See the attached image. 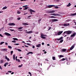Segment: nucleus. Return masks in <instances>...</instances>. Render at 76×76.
<instances>
[{"mask_svg": "<svg viewBox=\"0 0 76 76\" xmlns=\"http://www.w3.org/2000/svg\"><path fill=\"white\" fill-rule=\"evenodd\" d=\"M20 19H21V18H17V19L18 20H20Z\"/></svg>", "mask_w": 76, "mask_h": 76, "instance_id": "obj_41", "label": "nucleus"}, {"mask_svg": "<svg viewBox=\"0 0 76 76\" xmlns=\"http://www.w3.org/2000/svg\"><path fill=\"white\" fill-rule=\"evenodd\" d=\"M66 60V58H63L62 59V61H64Z\"/></svg>", "mask_w": 76, "mask_h": 76, "instance_id": "obj_36", "label": "nucleus"}, {"mask_svg": "<svg viewBox=\"0 0 76 76\" xmlns=\"http://www.w3.org/2000/svg\"><path fill=\"white\" fill-rule=\"evenodd\" d=\"M55 9H58V7H55Z\"/></svg>", "mask_w": 76, "mask_h": 76, "instance_id": "obj_40", "label": "nucleus"}, {"mask_svg": "<svg viewBox=\"0 0 76 76\" xmlns=\"http://www.w3.org/2000/svg\"><path fill=\"white\" fill-rule=\"evenodd\" d=\"M28 7H25L24 10H27V9H28Z\"/></svg>", "mask_w": 76, "mask_h": 76, "instance_id": "obj_28", "label": "nucleus"}, {"mask_svg": "<svg viewBox=\"0 0 76 76\" xmlns=\"http://www.w3.org/2000/svg\"><path fill=\"white\" fill-rule=\"evenodd\" d=\"M64 57V56H63V55H60L59 56V57L60 58H61V57Z\"/></svg>", "mask_w": 76, "mask_h": 76, "instance_id": "obj_30", "label": "nucleus"}, {"mask_svg": "<svg viewBox=\"0 0 76 76\" xmlns=\"http://www.w3.org/2000/svg\"><path fill=\"white\" fill-rule=\"evenodd\" d=\"M0 69H1V70L3 69V68H2V67H1V66H0Z\"/></svg>", "mask_w": 76, "mask_h": 76, "instance_id": "obj_43", "label": "nucleus"}, {"mask_svg": "<svg viewBox=\"0 0 76 76\" xmlns=\"http://www.w3.org/2000/svg\"><path fill=\"white\" fill-rule=\"evenodd\" d=\"M35 48V46H33V48Z\"/></svg>", "mask_w": 76, "mask_h": 76, "instance_id": "obj_64", "label": "nucleus"}, {"mask_svg": "<svg viewBox=\"0 0 76 76\" xmlns=\"http://www.w3.org/2000/svg\"><path fill=\"white\" fill-rule=\"evenodd\" d=\"M7 7H3L2 8V10H4L5 9H6Z\"/></svg>", "mask_w": 76, "mask_h": 76, "instance_id": "obj_21", "label": "nucleus"}, {"mask_svg": "<svg viewBox=\"0 0 76 76\" xmlns=\"http://www.w3.org/2000/svg\"><path fill=\"white\" fill-rule=\"evenodd\" d=\"M51 22H56V21H58V20L57 19H52L51 20Z\"/></svg>", "mask_w": 76, "mask_h": 76, "instance_id": "obj_5", "label": "nucleus"}, {"mask_svg": "<svg viewBox=\"0 0 76 76\" xmlns=\"http://www.w3.org/2000/svg\"><path fill=\"white\" fill-rule=\"evenodd\" d=\"M8 47L9 48H10V49H12V47L11 46H8Z\"/></svg>", "mask_w": 76, "mask_h": 76, "instance_id": "obj_29", "label": "nucleus"}, {"mask_svg": "<svg viewBox=\"0 0 76 76\" xmlns=\"http://www.w3.org/2000/svg\"><path fill=\"white\" fill-rule=\"evenodd\" d=\"M22 65L18 66L19 67H22Z\"/></svg>", "mask_w": 76, "mask_h": 76, "instance_id": "obj_44", "label": "nucleus"}, {"mask_svg": "<svg viewBox=\"0 0 76 76\" xmlns=\"http://www.w3.org/2000/svg\"><path fill=\"white\" fill-rule=\"evenodd\" d=\"M44 34H42L41 35V37H44Z\"/></svg>", "mask_w": 76, "mask_h": 76, "instance_id": "obj_34", "label": "nucleus"}, {"mask_svg": "<svg viewBox=\"0 0 76 76\" xmlns=\"http://www.w3.org/2000/svg\"><path fill=\"white\" fill-rule=\"evenodd\" d=\"M13 53V51H11V55H12V53Z\"/></svg>", "mask_w": 76, "mask_h": 76, "instance_id": "obj_37", "label": "nucleus"}, {"mask_svg": "<svg viewBox=\"0 0 76 76\" xmlns=\"http://www.w3.org/2000/svg\"><path fill=\"white\" fill-rule=\"evenodd\" d=\"M33 31H29L27 32H26V34H31V33H33Z\"/></svg>", "mask_w": 76, "mask_h": 76, "instance_id": "obj_15", "label": "nucleus"}, {"mask_svg": "<svg viewBox=\"0 0 76 76\" xmlns=\"http://www.w3.org/2000/svg\"><path fill=\"white\" fill-rule=\"evenodd\" d=\"M18 51H22V50L19 49H18Z\"/></svg>", "mask_w": 76, "mask_h": 76, "instance_id": "obj_46", "label": "nucleus"}, {"mask_svg": "<svg viewBox=\"0 0 76 76\" xmlns=\"http://www.w3.org/2000/svg\"><path fill=\"white\" fill-rule=\"evenodd\" d=\"M6 64H8V62H7L5 63Z\"/></svg>", "mask_w": 76, "mask_h": 76, "instance_id": "obj_62", "label": "nucleus"}, {"mask_svg": "<svg viewBox=\"0 0 76 76\" xmlns=\"http://www.w3.org/2000/svg\"><path fill=\"white\" fill-rule=\"evenodd\" d=\"M4 34L7 36H11V34H10L7 32L5 33Z\"/></svg>", "mask_w": 76, "mask_h": 76, "instance_id": "obj_6", "label": "nucleus"}, {"mask_svg": "<svg viewBox=\"0 0 76 76\" xmlns=\"http://www.w3.org/2000/svg\"><path fill=\"white\" fill-rule=\"evenodd\" d=\"M62 51H63V52H65V51H66V49H62Z\"/></svg>", "mask_w": 76, "mask_h": 76, "instance_id": "obj_19", "label": "nucleus"}, {"mask_svg": "<svg viewBox=\"0 0 76 76\" xmlns=\"http://www.w3.org/2000/svg\"><path fill=\"white\" fill-rule=\"evenodd\" d=\"M41 44H38L37 45L36 47H38L39 48L40 47H41Z\"/></svg>", "mask_w": 76, "mask_h": 76, "instance_id": "obj_16", "label": "nucleus"}, {"mask_svg": "<svg viewBox=\"0 0 76 76\" xmlns=\"http://www.w3.org/2000/svg\"><path fill=\"white\" fill-rule=\"evenodd\" d=\"M55 10H53L52 11H48L47 13H55Z\"/></svg>", "mask_w": 76, "mask_h": 76, "instance_id": "obj_4", "label": "nucleus"}, {"mask_svg": "<svg viewBox=\"0 0 76 76\" xmlns=\"http://www.w3.org/2000/svg\"><path fill=\"white\" fill-rule=\"evenodd\" d=\"M8 45V44H7V43L6 42L5 43V45Z\"/></svg>", "mask_w": 76, "mask_h": 76, "instance_id": "obj_52", "label": "nucleus"}, {"mask_svg": "<svg viewBox=\"0 0 76 76\" xmlns=\"http://www.w3.org/2000/svg\"><path fill=\"white\" fill-rule=\"evenodd\" d=\"M63 38L62 37H61L59 39H56L57 40V41H60V42H61H61H62L63 41V39H62Z\"/></svg>", "mask_w": 76, "mask_h": 76, "instance_id": "obj_2", "label": "nucleus"}, {"mask_svg": "<svg viewBox=\"0 0 76 76\" xmlns=\"http://www.w3.org/2000/svg\"><path fill=\"white\" fill-rule=\"evenodd\" d=\"M5 58L8 61H9L10 60V59H9V58H7V57L6 56H5Z\"/></svg>", "mask_w": 76, "mask_h": 76, "instance_id": "obj_14", "label": "nucleus"}, {"mask_svg": "<svg viewBox=\"0 0 76 76\" xmlns=\"http://www.w3.org/2000/svg\"><path fill=\"white\" fill-rule=\"evenodd\" d=\"M41 38H42V39H45L46 38V37H44L43 36H42V37H40Z\"/></svg>", "mask_w": 76, "mask_h": 76, "instance_id": "obj_23", "label": "nucleus"}, {"mask_svg": "<svg viewBox=\"0 0 76 76\" xmlns=\"http://www.w3.org/2000/svg\"><path fill=\"white\" fill-rule=\"evenodd\" d=\"M13 39H14V41H18V39L16 38H13Z\"/></svg>", "mask_w": 76, "mask_h": 76, "instance_id": "obj_17", "label": "nucleus"}, {"mask_svg": "<svg viewBox=\"0 0 76 76\" xmlns=\"http://www.w3.org/2000/svg\"><path fill=\"white\" fill-rule=\"evenodd\" d=\"M10 31H15V30H13V29H10Z\"/></svg>", "mask_w": 76, "mask_h": 76, "instance_id": "obj_38", "label": "nucleus"}, {"mask_svg": "<svg viewBox=\"0 0 76 76\" xmlns=\"http://www.w3.org/2000/svg\"><path fill=\"white\" fill-rule=\"evenodd\" d=\"M42 45H44V43L42 42Z\"/></svg>", "mask_w": 76, "mask_h": 76, "instance_id": "obj_55", "label": "nucleus"}, {"mask_svg": "<svg viewBox=\"0 0 76 76\" xmlns=\"http://www.w3.org/2000/svg\"><path fill=\"white\" fill-rule=\"evenodd\" d=\"M41 20H42V19H39V21H41Z\"/></svg>", "mask_w": 76, "mask_h": 76, "instance_id": "obj_61", "label": "nucleus"}, {"mask_svg": "<svg viewBox=\"0 0 76 76\" xmlns=\"http://www.w3.org/2000/svg\"><path fill=\"white\" fill-rule=\"evenodd\" d=\"M70 20H66V22H69V21Z\"/></svg>", "mask_w": 76, "mask_h": 76, "instance_id": "obj_59", "label": "nucleus"}, {"mask_svg": "<svg viewBox=\"0 0 76 76\" xmlns=\"http://www.w3.org/2000/svg\"><path fill=\"white\" fill-rule=\"evenodd\" d=\"M17 56H16L15 57V60L16 61H17V60H18V59H17Z\"/></svg>", "mask_w": 76, "mask_h": 76, "instance_id": "obj_48", "label": "nucleus"}, {"mask_svg": "<svg viewBox=\"0 0 76 76\" xmlns=\"http://www.w3.org/2000/svg\"><path fill=\"white\" fill-rule=\"evenodd\" d=\"M62 33H63V31H60L58 33V35H61V34H62Z\"/></svg>", "mask_w": 76, "mask_h": 76, "instance_id": "obj_12", "label": "nucleus"}, {"mask_svg": "<svg viewBox=\"0 0 76 76\" xmlns=\"http://www.w3.org/2000/svg\"><path fill=\"white\" fill-rule=\"evenodd\" d=\"M51 18H56V17L53 16H51Z\"/></svg>", "mask_w": 76, "mask_h": 76, "instance_id": "obj_33", "label": "nucleus"}, {"mask_svg": "<svg viewBox=\"0 0 76 76\" xmlns=\"http://www.w3.org/2000/svg\"><path fill=\"white\" fill-rule=\"evenodd\" d=\"M63 25L64 26H69L70 25V24L68 23L67 24H64Z\"/></svg>", "mask_w": 76, "mask_h": 76, "instance_id": "obj_8", "label": "nucleus"}, {"mask_svg": "<svg viewBox=\"0 0 76 76\" xmlns=\"http://www.w3.org/2000/svg\"><path fill=\"white\" fill-rule=\"evenodd\" d=\"M13 58L14 60H15V55H13Z\"/></svg>", "mask_w": 76, "mask_h": 76, "instance_id": "obj_25", "label": "nucleus"}, {"mask_svg": "<svg viewBox=\"0 0 76 76\" xmlns=\"http://www.w3.org/2000/svg\"><path fill=\"white\" fill-rule=\"evenodd\" d=\"M23 25H28V24L26 23H23Z\"/></svg>", "mask_w": 76, "mask_h": 76, "instance_id": "obj_26", "label": "nucleus"}, {"mask_svg": "<svg viewBox=\"0 0 76 76\" xmlns=\"http://www.w3.org/2000/svg\"><path fill=\"white\" fill-rule=\"evenodd\" d=\"M12 42H14V43H15L16 42V41H12Z\"/></svg>", "mask_w": 76, "mask_h": 76, "instance_id": "obj_42", "label": "nucleus"}, {"mask_svg": "<svg viewBox=\"0 0 76 76\" xmlns=\"http://www.w3.org/2000/svg\"><path fill=\"white\" fill-rule=\"evenodd\" d=\"M51 15H53V16H60V15L58 14H56L55 13L51 14Z\"/></svg>", "mask_w": 76, "mask_h": 76, "instance_id": "obj_9", "label": "nucleus"}, {"mask_svg": "<svg viewBox=\"0 0 76 76\" xmlns=\"http://www.w3.org/2000/svg\"><path fill=\"white\" fill-rule=\"evenodd\" d=\"M41 55V53H39L37 54V56H40Z\"/></svg>", "mask_w": 76, "mask_h": 76, "instance_id": "obj_57", "label": "nucleus"}, {"mask_svg": "<svg viewBox=\"0 0 76 76\" xmlns=\"http://www.w3.org/2000/svg\"><path fill=\"white\" fill-rule=\"evenodd\" d=\"M23 29V27H20L18 28V29Z\"/></svg>", "mask_w": 76, "mask_h": 76, "instance_id": "obj_31", "label": "nucleus"}, {"mask_svg": "<svg viewBox=\"0 0 76 76\" xmlns=\"http://www.w3.org/2000/svg\"><path fill=\"white\" fill-rule=\"evenodd\" d=\"M8 73H9V72L10 73H12V71H8Z\"/></svg>", "mask_w": 76, "mask_h": 76, "instance_id": "obj_49", "label": "nucleus"}, {"mask_svg": "<svg viewBox=\"0 0 76 76\" xmlns=\"http://www.w3.org/2000/svg\"><path fill=\"white\" fill-rule=\"evenodd\" d=\"M9 25H10V26H11V25L12 26H15V24L13 23H10L8 24Z\"/></svg>", "mask_w": 76, "mask_h": 76, "instance_id": "obj_10", "label": "nucleus"}, {"mask_svg": "<svg viewBox=\"0 0 76 76\" xmlns=\"http://www.w3.org/2000/svg\"><path fill=\"white\" fill-rule=\"evenodd\" d=\"M28 74H29L30 75V76H32V74H31V73L30 72H28Z\"/></svg>", "mask_w": 76, "mask_h": 76, "instance_id": "obj_39", "label": "nucleus"}, {"mask_svg": "<svg viewBox=\"0 0 76 76\" xmlns=\"http://www.w3.org/2000/svg\"><path fill=\"white\" fill-rule=\"evenodd\" d=\"M55 6H56L54 5H50L48 6V8H51V7H55Z\"/></svg>", "mask_w": 76, "mask_h": 76, "instance_id": "obj_7", "label": "nucleus"}, {"mask_svg": "<svg viewBox=\"0 0 76 76\" xmlns=\"http://www.w3.org/2000/svg\"><path fill=\"white\" fill-rule=\"evenodd\" d=\"M0 36L1 37H3V35H1V34H0Z\"/></svg>", "mask_w": 76, "mask_h": 76, "instance_id": "obj_50", "label": "nucleus"}, {"mask_svg": "<svg viewBox=\"0 0 76 76\" xmlns=\"http://www.w3.org/2000/svg\"><path fill=\"white\" fill-rule=\"evenodd\" d=\"M76 35V33H73L72 35H71V37H75Z\"/></svg>", "mask_w": 76, "mask_h": 76, "instance_id": "obj_13", "label": "nucleus"}, {"mask_svg": "<svg viewBox=\"0 0 76 76\" xmlns=\"http://www.w3.org/2000/svg\"><path fill=\"white\" fill-rule=\"evenodd\" d=\"M72 32V31H66L64 32L63 34H68V35H69V34H71Z\"/></svg>", "mask_w": 76, "mask_h": 76, "instance_id": "obj_1", "label": "nucleus"}, {"mask_svg": "<svg viewBox=\"0 0 76 76\" xmlns=\"http://www.w3.org/2000/svg\"><path fill=\"white\" fill-rule=\"evenodd\" d=\"M4 66L5 67H6V66H7L6 64H4Z\"/></svg>", "mask_w": 76, "mask_h": 76, "instance_id": "obj_54", "label": "nucleus"}, {"mask_svg": "<svg viewBox=\"0 0 76 76\" xmlns=\"http://www.w3.org/2000/svg\"><path fill=\"white\" fill-rule=\"evenodd\" d=\"M71 4L70 3H69L68 4L66 5V7H69L70 6Z\"/></svg>", "mask_w": 76, "mask_h": 76, "instance_id": "obj_20", "label": "nucleus"}, {"mask_svg": "<svg viewBox=\"0 0 76 76\" xmlns=\"http://www.w3.org/2000/svg\"><path fill=\"white\" fill-rule=\"evenodd\" d=\"M27 45H30V44L29 43H27Z\"/></svg>", "mask_w": 76, "mask_h": 76, "instance_id": "obj_60", "label": "nucleus"}, {"mask_svg": "<svg viewBox=\"0 0 76 76\" xmlns=\"http://www.w3.org/2000/svg\"><path fill=\"white\" fill-rule=\"evenodd\" d=\"M46 53H47V52L45 51V52H44V54H46Z\"/></svg>", "mask_w": 76, "mask_h": 76, "instance_id": "obj_63", "label": "nucleus"}, {"mask_svg": "<svg viewBox=\"0 0 76 76\" xmlns=\"http://www.w3.org/2000/svg\"><path fill=\"white\" fill-rule=\"evenodd\" d=\"M7 49H1V51H7Z\"/></svg>", "mask_w": 76, "mask_h": 76, "instance_id": "obj_22", "label": "nucleus"}, {"mask_svg": "<svg viewBox=\"0 0 76 76\" xmlns=\"http://www.w3.org/2000/svg\"><path fill=\"white\" fill-rule=\"evenodd\" d=\"M13 74H14V72H13L11 73V75H13Z\"/></svg>", "mask_w": 76, "mask_h": 76, "instance_id": "obj_53", "label": "nucleus"}, {"mask_svg": "<svg viewBox=\"0 0 76 76\" xmlns=\"http://www.w3.org/2000/svg\"><path fill=\"white\" fill-rule=\"evenodd\" d=\"M19 9H20V10H22V8H21V7H20L19 8Z\"/></svg>", "mask_w": 76, "mask_h": 76, "instance_id": "obj_58", "label": "nucleus"}, {"mask_svg": "<svg viewBox=\"0 0 76 76\" xmlns=\"http://www.w3.org/2000/svg\"><path fill=\"white\" fill-rule=\"evenodd\" d=\"M4 43V42H1L0 44V45H2V44H3Z\"/></svg>", "mask_w": 76, "mask_h": 76, "instance_id": "obj_27", "label": "nucleus"}, {"mask_svg": "<svg viewBox=\"0 0 76 76\" xmlns=\"http://www.w3.org/2000/svg\"><path fill=\"white\" fill-rule=\"evenodd\" d=\"M3 11H0V13H3Z\"/></svg>", "mask_w": 76, "mask_h": 76, "instance_id": "obj_56", "label": "nucleus"}, {"mask_svg": "<svg viewBox=\"0 0 76 76\" xmlns=\"http://www.w3.org/2000/svg\"><path fill=\"white\" fill-rule=\"evenodd\" d=\"M29 54H33V53L32 52H30L27 54V55H29Z\"/></svg>", "mask_w": 76, "mask_h": 76, "instance_id": "obj_18", "label": "nucleus"}, {"mask_svg": "<svg viewBox=\"0 0 76 76\" xmlns=\"http://www.w3.org/2000/svg\"><path fill=\"white\" fill-rule=\"evenodd\" d=\"M25 47H28V46H26V45H24Z\"/></svg>", "mask_w": 76, "mask_h": 76, "instance_id": "obj_51", "label": "nucleus"}, {"mask_svg": "<svg viewBox=\"0 0 76 76\" xmlns=\"http://www.w3.org/2000/svg\"><path fill=\"white\" fill-rule=\"evenodd\" d=\"M53 60H56V58L55 57L53 56L52 57Z\"/></svg>", "mask_w": 76, "mask_h": 76, "instance_id": "obj_24", "label": "nucleus"}, {"mask_svg": "<svg viewBox=\"0 0 76 76\" xmlns=\"http://www.w3.org/2000/svg\"><path fill=\"white\" fill-rule=\"evenodd\" d=\"M1 63H4V61H3V60H1Z\"/></svg>", "mask_w": 76, "mask_h": 76, "instance_id": "obj_32", "label": "nucleus"}, {"mask_svg": "<svg viewBox=\"0 0 76 76\" xmlns=\"http://www.w3.org/2000/svg\"><path fill=\"white\" fill-rule=\"evenodd\" d=\"M29 11L30 12V13L31 14V15H32V12H33V13H35V11L31 9H29Z\"/></svg>", "mask_w": 76, "mask_h": 76, "instance_id": "obj_3", "label": "nucleus"}, {"mask_svg": "<svg viewBox=\"0 0 76 76\" xmlns=\"http://www.w3.org/2000/svg\"><path fill=\"white\" fill-rule=\"evenodd\" d=\"M74 47H75V46H74V45H72L70 48V50H73V49L74 48Z\"/></svg>", "mask_w": 76, "mask_h": 76, "instance_id": "obj_11", "label": "nucleus"}, {"mask_svg": "<svg viewBox=\"0 0 76 76\" xmlns=\"http://www.w3.org/2000/svg\"><path fill=\"white\" fill-rule=\"evenodd\" d=\"M51 29V27H49V29L48 30V31H49V30H50V29Z\"/></svg>", "mask_w": 76, "mask_h": 76, "instance_id": "obj_47", "label": "nucleus"}, {"mask_svg": "<svg viewBox=\"0 0 76 76\" xmlns=\"http://www.w3.org/2000/svg\"><path fill=\"white\" fill-rule=\"evenodd\" d=\"M18 62H20V60L19 59H18Z\"/></svg>", "mask_w": 76, "mask_h": 76, "instance_id": "obj_45", "label": "nucleus"}, {"mask_svg": "<svg viewBox=\"0 0 76 76\" xmlns=\"http://www.w3.org/2000/svg\"><path fill=\"white\" fill-rule=\"evenodd\" d=\"M14 45H19V43H17V44L15 43L14 44Z\"/></svg>", "mask_w": 76, "mask_h": 76, "instance_id": "obj_35", "label": "nucleus"}]
</instances>
